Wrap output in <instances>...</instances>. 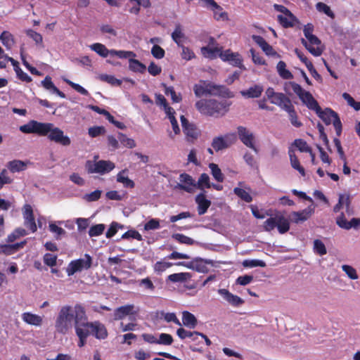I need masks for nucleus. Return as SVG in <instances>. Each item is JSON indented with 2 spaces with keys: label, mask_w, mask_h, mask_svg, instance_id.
<instances>
[{
  "label": "nucleus",
  "mask_w": 360,
  "mask_h": 360,
  "mask_svg": "<svg viewBox=\"0 0 360 360\" xmlns=\"http://www.w3.org/2000/svg\"><path fill=\"white\" fill-rule=\"evenodd\" d=\"M19 129L25 134H37L39 136H47L50 141L63 146H68L71 143L70 138L65 135L63 131L55 127L53 123L30 120L27 123L21 125Z\"/></svg>",
  "instance_id": "1"
},
{
  "label": "nucleus",
  "mask_w": 360,
  "mask_h": 360,
  "mask_svg": "<svg viewBox=\"0 0 360 360\" xmlns=\"http://www.w3.org/2000/svg\"><path fill=\"white\" fill-rule=\"evenodd\" d=\"M82 307L76 304L74 307L71 305L62 306L56 316L54 327L56 332L61 334H68L75 326L79 314Z\"/></svg>",
  "instance_id": "2"
},
{
  "label": "nucleus",
  "mask_w": 360,
  "mask_h": 360,
  "mask_svg": "<svg viewBox=\"0 0 360 360\" xmlns=\"http://www.w3.org/2000/svg\"><path fill=\"white\" fill-rule=\"evenodd\" d=\"M195 106L198 111L205 115H224L229 110V105L226 102H220L215 99H200Z\"/></svg>",
  "instance_id": "3"
},
{
  "label": "nucleus",
  "mask_w": 360,
  "mask_h": 360,
  "mask_svg": "<svg viewBox=\"0 0 360 360\" xmlns=\"http://www.w3.org/2000/svg\"><path fill=\"white\" fill-rule=\"evenodd\" d=\"M85 167L90 174L97 173L105 174L112 171L115 167V165L110 160H88L86 162Z\"/></svg>",
  "instance_id": "4"
},
{
  "label": "nucleus",
  "mask_w": 360,
  "mask_h": 360,
  "mask_svg": "<svg viewBox=\"0 0 360 360\" xmlns=\"http://www.w3.org/2000/svg\"><path fill=\"white\" fill-rule=\"evenodd\" d=\"M93 322H89L84 308L82 307L80 313L78 315L75 323V330L76 335H84L89 336L91 332Z\"/></svg>",
  "instance_id": "5"
},
{
  "label": "nucleus",
  "mask_w": 360,
  "mask_h": 360,
  "mask_svg": "<svg viewBox=\"0 0 360 360\" xmlns=\"http://www.w3.org/2000/svg\"><path fill=\"white\" fill-rule=\"evenodd\" d=\"M92 257L86 254L84 258L72 261L66 269L68 276H72L76 272L82 271L84 269H89L91 266Z\"/></svg>",
  "instance_id": "6"
},
{
  "label": "nucleus",
  "mask_w": 360,
  "mask_h": 360,
  "mask_svg": "<svg viewBox=\"0 0 360 360\" xmlns=\"http://www.w3.org/2000/svg\"><path fill=\"white\" fill-rule=\"evenodd\" d=\"M207 96H221L224 98H233L234 94L228 88L223 85L216 84L214 83L206 81Z\"/></svg>",
  "instance_id": "7"
},
{
  "label": "nucleus",
  "mask_w": 360,
  "mask_h": 360,
  "mask_svg": "<svg viewBox=\"0 0 360 360\" xmlns=\"http://www.w3.org/2000/svg\"><path fill=\"white\" fill-rule=\"evenodd\" d=\"M302 44L314 56H321L324 51V46L315 35L308 38L307 40L302 39Z\"/></svg>",
  "instance_id": "8"
},
{
  "label": "nucleus",
  "mask_w": 360,
  "mask_h": 360,
  "mask_svg": "<svg viewBox=\"0 0 360 360\" xmlns=\"http://www.w3.org/2000/svg\"><path fill=\"white\" fill-rule=\"evenodd\" d=\"M179 182L175 186V189L183 190L186 192L193 193L196 189V181L189 174L182 173L179 175Z\"/></svg>",
  "instance_id": "9"
},
{
  "label": "nucleus",
  "mask_w": 360,
  "mask_h": 360,
  "mask_svg": "<svg viewBox=\"0 0 360 360\" xmlns=\"http://www.w3.org/2000/svg\"><path fill=\"white\" fill-rule=\"evenodd\" d=\"M236 141L234 134H226L224 136H217L213 139L212 146L216 150H221L229 148Z\"/></svg>",
  "instance_id": "10"
},
{
  "label": "nucleus",
  "mask_w": 360,
  "mask_h": 360,
  "mask_svg": "<svg viewBox=\"0 0 360 360\" xmlns=\"http://www.w3.org/2000/svg\"><path fill=\"white\" fill-rule=\"evenodd\" d=\"M237 129L239 138L243 143L257 153L258 150L255 145L254 134L247 128L242 126L238 127Z\"/></svg>",
  "instance_id": "11"
},
{
  "label": "nucleus",
  "mask_w": 360,
  "mask_h": 360,
  "mask_svg": "<svg viewBox=\"0 0 360 360\" xmlns=\"http://www.w3.org/2000/svg\"><path fill=\"white\" fill-rule=\"evenodd\" d=\"M22 216L24 218V225L32 233L37 230V224L34 220L33 210L30 205L25 204L22 207Z\"/></svg>",
  "instance_id": "12"
},
{
  "label": "nucleus",
  "mask_w": 360,
  "mask_h": 360,
  "mask_svg": "<svg viewBox=\"0 0 360 360\" xmlns=\"http://www.w3.org/2000/svg\"><path fill=\"white\" fill-rule=\"evenodd\" d=\"M219 57L222 60L229 62L233 66L238 67L243 70L245 69L242 64L243 59L238 53H233L230 50H226L225 51L220 53Z\"/></svg>",
  "instance_id": "13"
},
{
  "label": "nucleus",
  "mask_w": 360,
  "mask_h": 360,
  "mask_svg": "<svg viewBox=\"0 0 360 360\" xmlns=\"http://www.w3.org/2000/svg\"><path fill=\"white\" fill-rule=\"evenodd\" d=\"M217 292L225 302L233 307H239L244 303L243 299L238 295H233L227 289L221 288Z\"/></svg>",
  "instance_id": "14"
},
{
  "label": "nucleus",
  "mask_w": 360,
  "mask_h": 360,
  "mask_svg": "<svg viewBox=\"0 0 360 360\" xmlns=\"http://www.w3.org/2000/svg\"><path fill=\"white\" fill-rule=\"evenodd\" d=\"M272 104L276 105L292 114V108L293 107L290 100L282 93H278L274 98L271 101Z\"/></svg>",
  "instance_id": "15"
},
{
  "label": "nucleus",
  "mask_w": 360,
  "mask_h": 360,
  "mask_svg": "<svg viewBox=\"0 0 360 360\" xmlns=\"http://www.w3.org/2000/svg\"><path fill=\"white\" fill-rule=\"evenodd\" d=\"M314 212V208L311 207H308L307 208L300 212H292L290 215V218L292 222L299 224L304 222L309 219Z\"/></svg>",
  "instance_id": "16"
},
{
  "label": "nucleus",
  "mask_w": 360,
  "mask_h": 360,
  "mask_svg": "<svg viewBox=\"0 0 360 360\" xmlns=\"http://www.w3.org/2000/svg\"><path fill=\"white\" fill-rule=\"evenodd\" d=\"M136 311L134 304H127L120 307L114 311V319L122 320L127 316L135 315Z\"/></svg>",
  "instance_id": "17"
},
{
  "label": "nucleus",
  "mask_w": 360,
  "mask_h": 360,
  "mask_svg": "<svg viewBox=\"0 0 360 360\" xmlns=\"http://www.w3.org/2000/svg\"><path fill=\"white\" fill-rule=\"evenodd\" d=\"M22 320L28 325L40 327L43 323V317L31 312H24L21 315Z\"/></svg>",
  "instance_id": "18"
},
{
  "label": "nucleus",
  "mask_w": 360,
  "mask_h": 360,
  "mask_svg": "<svg viewBox=\"0 0 360 360\" xmlns=\"http://www.w3.org/2000/svg\"><path fill=\"white\" fill-rule=\"evenodd\" d=\"M180 119L184 132L187 138L191 139H196L198 133L195 126L192 124H190L184 115H181Z\"/></svg>",
  "instance_id": "19"
},
{
  "label": "nucleus",
  "mask_w": 360,
  "mask_h": 360,
  "mask_svg": "<svg viewBox=\"0 0 360 360\" xmlns=\"http://www.w3.org/2000/svg\"><path fill=\"white\" fill-rule=\"evenodd\" d=\"M29 165V161L13 160L7 162L6 167L11 172L16 173L25 171Z\"/></svg>",
  "instance_id": "20"
},
{
  "label": "nucleus",
  "mask_w": 360,
  "mask_h": 360,
  "mask_svg": "<svg viewBox=\"0 0 360 360\" xmlns=\"http://www.w3.org/2000/svg\"><path fill=\"white\" fill-rule=\"evenodd\" d=\"M264 91L263 86L260 84H255L245 90L240 91V94L246 98H259Z\"/></svg>",
  "instance_id": "21"
},
{
  "label": "nucleus",
  "mask_w": 360,
  "mask_h": 360,
  "mask_svg": "<svg viewBox=\"0 0 360 360\" xmlns=\"http://www.w3.org/2000/svg\"><path fill=\"white\" fill-rule=\"evenodd\" d=\"M315 111L326 124L333 123V120L338 117V114L329 108L322 110L319 107V109H316Z\"/></svg>",
  "instance_id": "22"
},
{
  "label": "nucleus",
  "mask_w": 360,
  "mask_h": 360,
  "mask_svg": "<svg viewBox=\"0 0 360 360\" xmlns=\"http://www.w3.org/2000/svg\"><path fill=\"white\" fill-rule=\"evenodd\" d=\"M336 223L340 228L348 230L352 227H357L360 224V219L357 218H353L350 221H348L345 219V216L342 214L337 218Z\"/></svg>",
  "instance_id": "23"
},
{
  "label": "nucleus",
  "mask_w": 360,
  "mask_h": 360,
  "mask_svg": "<svg viewBox=\"0 0 360 360\" xmlns=\"http://www.w3.org/2000/svg\"><path fill=\"white\" fill-rule=\"evenodd\" d=\"M252 38L266 55L272 56L276 54L272 46H270L263 37L257 35H252Z\"/></svg>",
  "instance_id": "24"
},
{
  "label": "nucleus",
  "mask_w": 360,
  "mask_h": 360,
  "mask_svg": "<svg viewBox=\"0 0 360 360\" xmlns=\"http://www.w3.org/2000/svg\"><path fill=\"white\" fill-rule=\"evenodd\" d=\"M195 202L198 204V212L200 215L205 214L211 205L210 200L206 198L204 193H200L195 197Z\"/></svg>",
  "instance_id": "25"
},
{
  "label": "nucleus",
  "mask_w": 360,
  "mask_h": 360,
  "mask_svg": "<svg viewBox=\"0 0 360 360\" xmlns=\"http://www.w3.org/2000/svg\"><path fill=\"white\" fill-rule=\"evenodd\" d=\"M91 334L94 335L97 339H105L108 336L105 326L98 321L93 322Z\"/></svg>",
  "instance_id": "26"
},
{
  "label": "nucleus",
  "mask_w": 360,
  "mask_h": 360,
  "mask_svg": "<svg viewBox=\"0 0 360 360\" xmlns=\"http://www.w3.org/2000/svg\"><path fill=\"white\" fill-rule=\"evenodd\" d=\"M299 98L309 108L314 110L319 109V103L309 91L304 90Z\"/></svg>",
  "instance_id": "27"
},
{
  "label": "nucleus",
  "mask_w": 360,
  "mask_h": 360,
  "mask_svg": "<svg viewBox=\"0 0 360 360\" xmlns=\"http://www.w3.org/2000/svg\"><path fill=\"white\" fill-rule=\"evenodd\" d=\"M41 85L44 89L49 91L52 94H56L58 96L64 98L65 95L64 93L60 91L52 82L51 78L49 76H46L43 81H41Z\"/></svg>",
  "instance_id": "28"
},
{
  "label": "nucleus",
  "mask_w": 360,
  "mask_h": 360,
  "mask_svg": "<svg viewBox=\"0 0 360 360\" xmlns=\"http://www.w3.org/2000/svg\"><path fill=\"white\" fill-rule=\"evenodd\" d=\"M5 59L7 60H10V62L12 63L14 68V70L19 79L27 82H30L32 81L31 77L20 69L18 61L14 60L13 58L8 56H5Z\"/></svg>",
  "instance_id": "29"
},
{
  "label": "nucleus",
  "mask_w": 360,
  "mask_h": 360,
  "mask_svg": "<svg viewBox=\"0 0 360 360\" xmlns=\"http://www.w3.org/2000/svg\"><path fill=\"white\" fill-rule=\"evenodd\" d=\"M278 20L284 27H293L296 21V18L289 11L283 15H278Z\"/></svg>",
  "instance_id": "30"
},
{
  "label": "nucleus",
  "mask_w": 360,
  "mask_h": 360,
  "mask_svg": "<svg viewBox=\"0 0 360 360\" xmlns=\"http://www.w3.org/2000/svg\"><path fill=\"white\" fill-rule=\"evenodd\" d=\"M182 324L189 328H194L198 324V321L193 314L184 311L182 312Z\"/></svg>",
  "instance_id": "31"
},
{
  "label": "nucleus",
  "mask_w": 360,
  "mask_h": 360,
  "mask_svg": "<svg viewBox=\"0 0 360 360\" xmlns=\"http://www.w3.org/2000/svg\"><path fill=\"white\" fill-rule=\"evenodd\" d=\"M127 169L122 170L117 174V181L121 183L124 187L132 188L135 186L134 182L127 175Z\"/></svg>",
  "instance_id": "32"
},
{
  "label": "nucleus",
  "mask_w": 360,
  "mask_h": 360,
  "mask_svg": "<svg viewBox=\"0 0 360 360\" xmlns=\"http://www.w3.org/2000/svg\"><path fill=\"white\" fill-rule=\"evenodd\" d=\"M25 242L15 243L14 245H1L0 244V254L11 255L19 248L24 246Z\"/></svg>",
  "instance_id": "33"
},
{
  "label": "nucleus",
  "mask_w": 360,
  "mask_h": 360,
  "mask_svg": "<svg viewBox=\"0 0 360 360\" xmlns=\"http://www.w3.org/2000/svg\"><path fill=\"white\" fill-rule=\"evenodd\" d=\"M201 53L205 58L213 59L222 52L218 47L207 46L201 49Z\"/></svg>",
  "instance_id": "34"
},
{
  "label": "nucleus",
  "mask_w": 360,
  "mask_h": 360,
  "mask_svg": "<svg viewBox=\"0 0 360 360\" xmlns=\"http://www.w3.org/2000/svg\"><path fill=\"white\" fill-rule=\"evenodd\" d=\"M90 49L103 58L110 56V50L101 43H95L90 46Z\"/></svg>",
  "instance_id": "35"
},
{
  "label": "nucleus",
  "mask_w": 360,
  "mask_h": 360,
  "mask_svg": "<svg viewBox=\"0 0 360 360\" xmlns=\"http://www.w3.org/2000/svg\"><path fill=\"white\" fill-rule=\"evenodd\" d=\"M207 264H212V261L200 259L196 261V262L193 265L187 266L200 273H207L208 271V269L206 266Z\"/></svg>",
  "instance_id": "36"
},
{
  "label": "nucleus",
  "mask_w": 360,
  "mask_h": 360,
  "mask_svg": "<svg viewBox=\"0 0 360 360\" xmlns=\"http://www.w3.org/2000/svg\"><path fill=\"white\" fill-rule=\"evenodd\" d=\"M191 276L189 273L181 272L177 274H173L167 277V279L173 283H184L188 281Z\"/></svg>",
  "instance_id": "37"
},
{
  "label": "nucleus",
  "mask_w": 360,
  "mask_h": 360,
  "mask_svg": "<svg viewBox=\"0 0 360 360\" xmlns=\"http://www.w3.org/2000/svg\"><path fill=\"white\" fill-rule=\"evenodd\" d=\"M276 227L278 232L281 234L286 233L290 229V224L287 219L282 214H278V221Z\"/></svg>",
  "instance_id": "38"
},
{
  "label": "nucleus",
  "mask_w": 360,
  "mask_h": 360,
  "mask_svg": "<svg viewBox=\"0 0 360 360\" xmlns=\"http://www.w3.org/2000/svg\"><path fill=\"white\" fill-rule=\"evenodd\" d=\"M0 40L3 45L8 49H11L15 44L13 36L7 31H4L1 33Z\"/></svg>",
  "instance_id": "39"
},
{
  "label": "nucleus",
  "mask_w": 360,
  "mask_h": 360,
  "mask_svg": "<svg viewBox=\"0 0 360 360\" xmlns=\"http://www.w3.org/2000/svg\"><path fill=\"white\" fill-rule=\"evenodd\" d=\"M276 69L278 75L284 79H289L293 77L292 74L286 69V65L283 61H279Z\"/></svg>",
  "instance_id": "40"
},
{
  "label": "nucleus",
  "mask_w": 360,
  "mask_h": 360,
  "mask_svg": "<svg viewBox=\"0 0 360 360\" xmlns=\"http://www.w3.org/2000/svg\"><path fill=\"white\" fill-rule=\"evenodd\" d=\"M289 156L292 167L297 170L302 176H304V169L300 165L298 158L296 157L292 150L289 151Z\"/></svg>",
  "instance_id": "41"
},
{
  "label": "nucleus",
  "mask_w": 360,
  "mask_h": 360,
  "mask_svg": "<svg viewBox=\"0 0 360 360\" xmlns=\"http://www.w3.org/2000/svg\"><path fill=\"white\" fill-rule=\"evenodd\" d=\"M193 91H194L195 96L198 98H200L204 96H207L206 81L200 80V81H199L198 83L194 84Z\"/></svg>",
  "instance_id": "42"
},
{
  "label": "nucleus",
  "mask_w": 360,
  "mask_h": 360,
  "mask_svg": "<svg viewBox=\"0 0 360 360\" xmlns=\"http://www.w3.org/2000/svg\"><path fill=\"white\" fill-rule=\"evenodd\" d=\"M49 231L55 234V238L59 240L62 236L66 234V231L62 227L58 226L56 222H50L49 224Z\"/></svg>",
  "instance_id": "43"
},
{
  "label": "nucleus",
  "mask_w": 360,
  "mask_h": 360,
  "mask_svg": "<svg viewBox=\"0 0 360 360\" xmlns=\"http://www.w3.org/2000/svg\"><path fill=\"white\" fill-rule=\"evenodd\" d=\"M129 69L134 72L143 73L146 70V67L145 65L141 63L138 60L134 59V58H130V59L129 60Z\"/></svg>",
  "instance_id": "44"
},
{
  "label": "nucleus",
  "mask_w": 360,
  "mask_h": 360,
  "mask_svg": "<svg viewBox=\"0 0 360 360\" xmlns=\"http://www.w3.org/2000/svg\"><path fill=\"white\" fill-rule=\"evenodd\" d=\"M284 90L288 93L290 90H292L299 97L301 96L302 92L304 91L302 86L293 82H285L284 84Z\"/></svg>",
  "instance_id": "45"
},
{
  "label": "nucleus",
  "mask_w": 360,
  "mask_h": 360,
  "mask_svg": "<svg viewBox=\"0 0 360 360\" xmlns=\"http://www.w3.org/2000/svg\"><path fill=\"white\" fill-rule=\"evenodd\" d=\"M118 139L121 144L128 148H134L136 146V143L133 139L127 137L122 133H118Z\"/></svg>",
  "instance_id": "46"
},
{
  "label": "nucleus",
  "mask_w": 360,
  "mask_h": 360,
  "mask_svg": "<svg viewBox=\"0 0 360 360\" xmlns=\"http://www.w3.org/2000/svg\"><path fill=\"white\" fill-rule=\"evenodd\" d=\"M209 168L211 170V174L218 182H222L224 181V174H222L219 166L215 163H210Z\"/></svg>",
  "instance_id": "47"
},
{
  "label": "nucleus",
  "mask_w": 360,
  "mask_h": 360,
  "mask_svg": "<svg viewBox=\"0 0 360 360\" xmlns=\"http://www.w3.org/2000/svg\"><path fill=\"white\" fill-rule=\"evenodd\" d=\"M210 187H212V184L210 182L209 176L205 173L202 174L198 181H196V188H198L202 190L204 188Z\"/></svg>",
  "instance_id": "48"
},
{
  "label": "nucleus",
  "mask_w": 360,
  "mask_h": 360,
  "mask_svg": "<svg viewBox=\"0 0 360 360\" xmlns=\"http://www.w3.org/2000/svg\"><path fill=\"white\" fill-rule=\"evenodd\" d=\"M172 38L178 46H182L181 43L185 38V35L182 32L181 27L179 25L176 26L174 31L172 34Z\"/></svg>",
  "instance_id": "49"
},
{
  "label": "nucleus",
  "mask_w": 360,
  "mask_h": 360,
  "mask_svg": "<svg viewBox=\"0 0 360 360\" xmlns=\"http://www.w3.org/2000/svg\"><path fill=\"white\" fill-rule=\"evenodd\" d=\"M98 79L103 82H105L112 86H119L122 84V81L115 78L112 75L102 74L98 76Z\"/></svg>",
  "instance_id": "50"
},
{
  "label": "nucleus",
  "mask_w": 360,
  "mask_h": 360,
  "mask_svg": "<svg viewBox=\"0 0 360 360\" xmlns=\"http://www.w3.org/2000/svg\"><path fill=\"white\" fill-rule=\"evenodd\" d=\"M341 269L349 279L357 280L359 278L357 271L353 266L348 264H343Z\"/></svg>",
  "instance_id": "51"
},
{
  "label": "nucleus",
  "mask_w": 360,
  "mask_h": 360,
  "mask_svg": "<svg viewBox=\"0 0 360 360\" xmlns=\"http://www.w3.org/2000/svg\"><path fill=\"white\" fill-rule=\"evenodd\" d=\"M117 56L120 58H134L136 54L133 51H116L114 49L110 50V56Z\"/></svg>",
  "instance_id": "52"
},
{
  "label": "nucleus",
  "mask_w": 360,
  "mask_h": 360,
  "mask_svg": "<svg viewBox=\"0 0 360 360\" xmlns=\"http://www.w3.org/2000/svg\"><path fill=\"white\" fill-rule=\"evenodd\" d=\"M233 192L240 198H241L242 200L247 202H250L252 200V198L251 197L250 193L242 188L236 187L233 189Z\"/></svg>",
  "instance_id": "53"
},
{
  "label": "nucleus",
  "mask_w": 360,
  "mask_h": 360,
  "mask_svg": "<svg viewBox=\"0 0 360 360\" xmlns=\"http://www.w3.org/2000/svg\"><path fill=\"white\" fill-rule=\"evenodd\" d=\"M102 191L101 190H96L90 193H86L82 196V199L86 202L97 201L101 196Z\"/></svg>",
  "instance_id": "54"
},
{
  "label": "nucleus",
  "mask_w": 360,
  "mask_h": 360,
  "mask_svg": "<svg viewBox=\"0 0 360 360\" xmlns=\"http://www.w3.org/2000/svg\"><path fill=\"white\" fill-rule=\"evenodd\" d=\"M244 267L252 268L256 266L265 267L266 263L259 259H245L243 262Z\"/></svg>",
  "instance_id": "55"
},
{
  "label": "nucleus",
  "mask_w": 360,
  "mask_h": 360,
  "mask_svg": "<svg viewBox=\"0 0 360 360\" xmlns=\"http://www.w3.org/2000/svg\"><path fill=\"white\" fill-rule=\"evenodd\" d=\"M26 34L29 37H30L33 39V41H34L37 45L43 47V38L39 33L32 30H28L26 31Z\"/></svg>",
  "instance_id": "56"
},
{
  "label": "nucleus",
  "mask_w": 360,
  "mask_h": 360,
  "mask_svg": "<svg viewBox=\"0 0 360 360\" xmlns=\"http://www.w3.org/2000/svg\"><path fill=\"white\" fill-rule=\"evenodd\" d=\"M172 238L183 244L193 245L196 243L193 239L181 233L173 234Z\"/></svg>",
  "instance_id": "57"
},
{
  "label": "nucleus",
  "mask_w": 360,
  "mask_h": 360,
  "mask_svg": "<svg viewBox=\"0 0 360 360\" xmlns=\"http://www.w3.org/2000/svg\"><path fill=\"white\" fill-rule=\"evenodd\" d=\"M316 8L319 12L325 13L331 18H334L335 15L333 12L331 11L330 8L326 4L319 2L316 4Z\"/></svg>",
  "instance_id": "58"
},
{
  "label": "nucleus",
  "mask_w": 360,
  "mask_h": 360,
  "mask_svg": "<svg viewBox=\"0 0 360 360\" xmlns=\"http://www.w3.org/2000/svg\"><path fill=\"white\" fill-rule=\"evenodd\" d=\"M155 103L157 105L163 107V109L165 112V113L170 112L173 109L168 106L167 101L165 98L161 95V94H156L155 95Z\"/></svg>",
  "instance_id": "59"
},
{
  "label": "nucleus",
  "mask_w": 360,
  "mask_h": 360,
  "mask_svg": "<svg viewBox=\"0 0 360 360\" xmlns=\"http://www.w3.org/2000/svg\"><path fill=\"white\" fill-rule=\"evenodd\" d=\"M105 230V225L103 224H96L92 226L89 231V235L90 237L98 236L101 235Z\"/></svg>",
  "instance_id": "60"
},
{
  "label": "nucleus",
  "mask_w": 360,
  "mask_h": 360,
  "mask_svg": "<svg viewBox=\"0 0 360 360\" xmlns=\"http://www.w3.org/2000/svg\"><path fill=\"white\" fill-rule=\"evenodd\" d=\"M343 98L347 102V104L353 108L356 111L360 110V102L356 101L349 94L344 93Z\"/></svg>",
  "instance_id": "61"
},
{
  "label": "nucleus",
  "mask_w": 360,
  "mask_h": 360,
  "mask_svg": "<svg viewBox=\"0 0 360 360\" xmlns=\"http://www.w3.org/2000/svg\"><path fill=\"white\" fill-rule=\"evenodd\" d=\"M278 221V214H276L274 217H270L267 219L264 223V229L266 231H272L275 227H276Z\"/></svg>",
  "instance_id": "62"
},
{
  "label": "nucleus",
  "mask_w": 360,
  "mask_h": 360,
  "mask_svg": "<svg viewBox=\"0 0 360 360\" xmlns=\"http://www.w3.org/2000/svg\"><path fill=\"white\" fill-rule=\"evenodd\" d=\"M13 182V179L8 175L7 169H4L0 173V189L5 184H11Z\"/></svg>",
  "instance_id": "63"
},
{
  "label": "nucleus",
  "mask_w": 360,
  "mask_h": 360,
  "mask_svg": "<svg viewBox=\"0 0 360 360\" xmlns=\"http://www.w3.org/2000/svg\"><path fill=\"white\" fill-rule=\"evenodd\" d=\"M314 250L319 255H324L327 253L325 245L319 239L314 241Z\"/></svg>",
  "instance_id": "64"
}]
</instances>
